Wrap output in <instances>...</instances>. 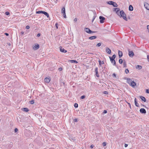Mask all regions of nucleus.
Listing matches in <instances>:
<instances>
[{
	"label": "nucleus",
	"mask_w": 149,
	"mask_h": 149,
	"mask_svg": "<svg viewBox=\"0 0 149 149\" xmlns=\"http://www.w3.org/2000/svg\"><path fill=\"white\" fill-rule=\"evenodd\" d=\"M58 23H56L55 24V26L56 29H58Z\"/></svg>",
	"instance_id": "nucleus-37"
},
{
	"label": "nucleus",
	"mask_w": 149,
	"mask_h": 149,
	"mask_svg": "<svg viewBox=\"0 0 149 149\" xmlns=\"http://www.w3.org/2000/svg\"><path fill=\"white\" fill-rule=\"evenodd\" d=\"M95 16H94L93 19H92V21L93 22V21L95 19Z\"/></svg>",
	"instance_id": "nucleus-44"
},
{
	"label": "nucleus",
	"mask_w": 149,
	"mask_h": 149,
	"mask_svg": "<svg viewBox=\"0 0 149 149\" xmlns=\"http://www.w3.org/2000/svg\"><path fill=\"white\" fill-rule=\"evenodd\" d=\"M43 11H36V13L37 14H40V13H43Z\"/></svg>",
	"instance_id": "nucleus-27"
},
{
	"label": "nucleus",
	"mask_w": 149,
	"mask_h": 149,
	"mask_svg": "<svg viewBox=\"0 0 149 149\" xmlns=\"http://www.w3.org/2000/svg\"><path fill=\"white\" fill-rule=\"evenodd\" d=\"M106 51L108 54H110L111 52V50L107 47L106 48Z\"/></svg>",
	"instance_id": "nucleus-11"
},
{
	"label": "nucleus",
	"mask_w": 149,
	"mask_h": 149,
	"mask_svg": "<svg viewBox=\"0 0 149 149\" xmlns=\"http://www.w3.org/2000/svg\"><path fill=\"white\" fill-rule=\"evenodd\" d=\"M114 10L116 12V14H118V15H119V9L118 8H114Z\"/></svg>",
	"instance_id": "nucleus-6"
},
{
	"label": "nucleus",
	"mask_w": 149,
	"mask_h": 149,
	"mask_svg": "<svg viewBox=\"0 0 149 149\" xmlns=\"http://www.w3.org/2000/svg\"><path fill=\"white\" fill-rule=\"evenodd\" d=\"M97 38V37L95 36H92L90 37L89 38V39L90 40H93L96 39Z\"/></svg>",
	"instance_id": "nucleus-18"
},
{
	"label": "nucleus",
	"mask_w": 149,
	"mask_h": 149,
	"mask_svg": "<svg viewBox=\"0 0 149 149\" xmlns=\"http://www.w3.org/2000/svg\"><path fill=\"white\" fill-rule=\"evenodd\" d=\"M127 103L129 104L130 107L131 108V106L130 104L129 103Z\"/></svg>",
	"instance_id": "nucleus-52"
},
{
	"label": "nucleus",
	"mask_w": 149,
	"mask_h": 149,
	"mask_svg": "<svg viewBox=\"0 0 149 149\" xmlns=\"http://www.w3.org/2000/svg\"><path fill=\"white\" fill-rule=\"evenodd\" d=\"M77 18H75L74 19V21H75V22H76L77 21Z\"/></svg>",
	"instance_id": "nucleus-55"
},
{
	"label": "nucleus",
	"mask_w": 149,
	"mask_h": 149,
	"mask_svg": "<svg viewBox=\"0 0 149 149\" xmlns=\"http://www.w3.org/2000/svg\"><path fill=\"white\" fill-rule=\"evenodd\" d=\"M149 58V56L148 55L147 56V59L148 60V58Z\"/></svg>",
	"instance_id": "nucleus-57"
},
{
	"label": "nucleus",
	"mask_w": 149,
	"mask_h": 149,
	"mask_svg": "<svg viewBox=\"0 0 149 149\" xmlns=\"http://www.w3.org/2000/svg\"><path fill=\"white\" fill-rule=\"evenodd\" d=\"M118 53L119 58H120L123 56V53L122 52L119 50Z\"/></svg>",
	"instance_id": "nucleus-14"
},
{
	"label": "nucleus",
	"mask_w": 149,
	"mask_h": 149,
	"mask_svg": "<svg viewBox=\"0 0 149 149\" xmlns=\"http://www.w3.org/2000/svg\"><path fill=\"white\" fill-rule=\"evenodd\" d=\"M39 47V45L38 44H36L33 47V49L34 50L38 49Z\"/></svg>",
	"instance_id": "nucleus-8"
},
{
	"label": "nucleus",
	"mask_w": 149,
	"mask_h": 149,
	"mask_svg": "<svg viewBox=\"0 0 149 149\" xmlns=\"http://www.w3.org/2000/svg\"><path fill=\"white\" fill-rule=\"evenodd\" d=\"M132 81V80L130 79H127V82L128 84H130Z\"/></svg>",
	"instance_id": "nucleus-23"
},
{
	"label": "nucleus",
	"mask_w": 149,
	"mask_h": 149,
	"mask_svg": "<svg viewBox=\"0 0 149 149\" xmlns=\"http://www.w3.org/2000/svg\"><path fill=\"white\" fill-rule=\"evenodd\" d=\"M94 146L93 145H91V146L90 147L91 148H92L94 147Z\"/></svg>",
	"instance_id": "nucleus-48"
},
{
	"label": "nucleus",
	"mask_w": 149,
	"mask_h": 149,
	"mask_svg": "<svg viewBox=\"0 0 149 149\" xmlns=\"http://www.w3.org/2000/svg\"><path fill=\"white\" fill-rule=\"evenodd\" d=\"M140 98L142 101H143L144 102H146V100L145 98L143 96H140Z\"/></svg>",
	"instance_id": "nucleus-17"
},
{
	"label": "nucleus",
	"mask_w": 149,
	"mask_h": 149,
	"mask_svg": "<svg viewBox=\"0 0 149 149\" xmlns=\"http://www.w3.org/2000/svg\"><path fill=\"white\" fill-rule=\"evenodd\" d=\"M21 33L22 35H23L24 34V32L23 31H21Z\"/></svg>",
	"instance_id": "nucleus-53"
},
{
	"label": "nucleus",
	"mask_w": 149,
	"mask_h": 149,
	"mask_svg": "<svg viewBox=\"0 0 149 149\" xmlns=\"http://www.w3.org/2000/svg\"><path fill=\"white\" fill-rule=\"evenodd\" d=\"M5 14L7 15H9L10 14V13H9V12H5Z\"/></svg>",
	"instance_id": "nucleus-38"
},
{
	"label": "nucleus",
	"mask_w": 149,
	"mask_h": 149,
	"mask_svg": "<svg viewBox=\"0 0 149 149\" xmlns=\"http://www.w3.org/2000/svg\"><path fill=\"white\" fill-rule=\"evenodd\" d=\"M116 57V55L115 54L113 55L112 57L109 56L110 61L114 65H115L116 64V62L114 60Z\"/></svg>",
	"instance_id": "nucleus-2"
},
{
	"label": "nucleus",
	"mask_w": 149,
	"mask_h": 149,
	"mask_svg": "<svg viewBox=\"0 0 149 149\" xmlns=\"http://www.w3.org/2000/svg\"><path fill=\"white\" fill-rule=\"evenodd\" d=\"M134 103L135 105L137 107H139V104L137 103V101L136 99L135 98L134 99Z\"/></svg>",
	"instance_id": "nucleus-16"
},
{
	"label": "nucleus",
	"mask_w": 149,
	"mask_h": 149,
	"mask_svg": "<svg viewBox=\"0 0 149 149\" xmlns=\"http://www.w3.org/2000/svg\"><path fill=\"white\" fill-rule=\"evenodd\" d=\"M60 51L61 52L64 53H65L67 52V51L63 48L61 47H60Z\"/></svg>",
	"instance_id": "nucleus-13"
},
{
	"label": "nucleus",
	"mask_w": 149,
	"mask_h": 149,
	"mask_svg": "<svg viewBox=\"0 0 149 149\" xmlns=\"http://www.w3.org/2000/svg\"><path fill=\"white\" fill-rule=\"evenodd\" d=\"M5 34L6 35V36H8L9 34L8 33H5Z\"/></svg>",
	"instance_id": "nucleus-49"
},
{
	"label": "nucleus",
	"mask_w": 149,
	"mask_h": 149,
	"mask_svg": "<svg viewBox=\"0 0 149 149\" xmlns=\"http://www.w3.org/2000/svg\"><path fill=\"white\" fill-rule=\"evenodd\" d=\"M99 65H101V64H102V62H101V61L100 60H99Z\"/></svg>",
	"instance_id": "nucleus-42"
},
{
	"label": "nucleus",
	"mask_w": 149,
	"mask_h": 149,
	"mask_svg": "<svg viewBox=\"0 0 149 149\" xmlns=\"http://www.w3.org/2000/svg\"><path fill=\"white\" fill-rule=\"evenodd\" d=\"M107 113V111L106 110H104V113Z\"/></svg>",
	"instance_id": "nucleus-50"
},
{
	"label": "nucleus",
	"mask_w": 149,
	"mask_h": 149,
	"mask_svg": "<svg viewBox=\"0 0 149 149\" xmlns=\"http://www.w3.org/2000/svg\"><path fill=\"white\" fill-rule=\"evenodd\" d=\"M119 63L120 64H122L123 63V61L122 59H120L119 60Z\"/></svg>",
	"instance_id": "nucleus-29"
},
{
	"label": "nucleus",
	"mask_w": 149,
	"mask_h": 149,
	"mask_svg": "<svg viewBox=\"0 0 149 149\" xmlns=\"http://www.w3.org/2000/svg\"><path fill=\"white\" fill-rule=\"evenodd\" d=\"M112 5L114 7H117L118 6V5L117 4L113 2V3L112 4Z\"/></svg>",
	"instance_id": "nucleus-25"
},
{
	"label": "nucleus",
	"mask_w": 149,
	"mask_h": 149,
	"mask_svg": "<svg viewBox=\"0 0 149 149\" xmlns=\"http://www.w3.org/2000/svg\"><path fill=\"white\" fill-rule=\"evenodd\" d=\"M30 103L31 104H33L34 103V101L33 100H32L30 101Z\"/></svg>",
	"instance_id": "nucleus-32"
},
{
	"label": "nucleus",
	"mask_w": 149,
	"mask_h": 149,
	"mask_svg": "<svg viewBox=\"0 0 149 149\" xmlns=\"http://www.w3.org/2000/svg\"><path fill=\"white\" fill-rule=\"evenodd\" d=\"M118 15L120 17H122L125 20L127 21V19L126 17V15L124 12L123 10L120 11Z\"/></svg>",
	"instance_id": "nucleus-1"
},
{
	"label": "nucleus",
	"mask_w": 149,
	"mask_h": 149,
	"mask_svg": "<svg viewBox=\"0 0 149 149\" xmlns=\"http://www.w3.org/2000/svg\"><path fill=\"white\" fill-rule=\"evenodd\" d=\"M85 97V96L83 95L81 96L80 97L81 99H84Z\"/></svg>",
	"instance_id": "nucleus-33"
},
{
	"label": "nucleus",
	"mask_w": 149,
	"mask_h": 149,
	"mask_svg": "<svg viewBox=\"0 0 149 149\" xmlns=\"http://www.w3.org/2000/svg\"><path fill=\"white\" fill-rule=\"evenodd\" d=\"M98 68H97V67L96 68H95V72H98Z\"/></svg>",
	"instance_id": "nucleus-34"
},
{
	"label": "nucleus",
	"mask_w": 149,
	"mask_h": 149,
	"mask_svg": "<svg viewBox=\"0 0 149 149\" xmlns=\"http://www.w3.org/2000/svg\"><path fill=\"white\" fill-rule=\"evenodd\" d=\"M40 33H38L37 35V37H39L40 36Z\"/></svg>",
	"instance_id": "nucleus-43"
},
{
	"label": "nucleus",
	"mask_w": 149,
	"mask_h": 149,
	"mask_svg": "<svg viewBox=\"0 0 149 149\" xmlns=\"http://www.w3.org/2000/svg\"><path fill=\"white\" fill-rule=\"evenodd\" d=\"M61 13L63 15V16L64 18H66V17L65 13V7H63L61 9Z\"/></svg>",
	"instance_id": "nucleus-4"
},
{
	"label": "nucleus",
	"mask_w": 149,
	"mask_h": 149,
	"mask_svg": "<svg viewBox=\"0 0 149 149\" xmlns=\"http://www.w3.org/2000/svg\"><path fill=\"white\" fill-rule=\"evenodd\" d=\"M43 14H44L45 15L47 16V17L48 18L49 17V15L48 14L47 12L45 11H43Z\"/></svg>",
	"instance_id": "nucleus-19"
},
{
	"label": "nucleus",
	"mask_w": 149,
	"mask_h": 149,
	"mask_svg": "<svg viewBox=\"0 0 149 149\" xmlns=\"http://www.w3.org/2000/svg\"><path fill=\"white\" fill-rule=\"evenodd\" d=\"M96 73V76L98 77H99V75L98 74V72H95Z\"/></svg>",
	"instance_id": "nucleus-36"
},
{
	"label": "nucleus",
	"mask_w": 149,
	"mask_h": 149,
	"mask_svg": "<svg viewBox=\"0 0 149 149\" xmlns=\"http://www.w3.org/2000/svg\"><path fill=\"white\" fill-rule=\"evenodd\" d=\"M70 61L71 63H78V62L77 61L75 60H70Z\"/></svg>",
	"instance_id": "nucleus-21"
},
{
	"label": "nucleus",
	"mask_w": 149,
	"mask_h": 149,
	"mask_svg": "<svg viewBox=\"0 0 149 149\" xmlns=\"http://www.w3.org/2000/svg\"><path fill=\"white\" fill-rule=\"evenodd\" d=\"M147 28L148 30H149V25H148L147 26Z\"/></svg>",
	"instance_id": "nucleus-56"
},
{
	"label": "nucleus",
	"mask_w": 149,
	"mask_h": 149,
	"mask_svg": "<svg viewBox=\"0 0 149 149\" xmlns=\"http://www.w3.org/2000/svg\"><path fill=\"white\" fill-rule=\"evenodd\" d=\"M125 72L126 74H127L129 72V70L128 69H127L125 70Z\"/></svg>",
	"instance_id": "nucleus-31"
},
{
	"label": "nucleus",
	"mask_w": 149,
	"mask_h": 149,
	"mask_svg": "<svg viewBox=\"0 0 149 149\" xmlns=\"http://www.w3.org/2000/svg\"><path fill=\"white\" fill-rule=\"evenodd\" d=\"M74 106L75 108H77L78 107V104L77 103H75L74 104Z\"/></svg>",
	"instance_id": "nucleus-35"
},
{
	"label": "nucleus",
	"mask_w": 149,
	"mask_h": 149,
	"mask_svg": "<svg viewBox=\"0 0 149 149\" xmlns=\"http://www.w3.org/2000/svg\"><path fill=\"white\" fill-rule=\"evenodd\" d=\"M128 146V145L127 144H125V147H126L127 146Z\"/></svg>",
	"instance_id": "nucleus-51"
},
{
	"label": "nucleus",
	"mask_w": 149,
	"mask_h": 149,
	"mask_svg": "<svg viewBox=\"0 0 149 149\" xmlns=\"http://www.w3.org/2000/svg\"><path fill=\"white\" fill-rule=\"evenodd\" d=\"M62 70V68H58V70L59 71H61Z\"/></svg>",
	"instance_id": "nucleus-47"
},
{
	"label": "nucleus",
	"mask_w": 149,
	"mask_h": 149,
	"mask_svg": "<svg viewBox=\"0 0 149 149\" xmlns=\"http://www.w3.org/2000/svg\"><path fill=\"white\" fill-rule=\"evenodd\" d=\"M129 56L131 57H132L134 56V52L132 51L129 52Z\"/></svg>",
	"instance_id": "nucleus-9"
},
{
	"label": "nucleus",
	"mask_w": 149,
	"mask_h": 149,
	"mask_svg": "<svg viewBox=\"0 0 149 149\" xmlns=\"http://www.w3.org/2000/svg\"><path fill=\"white\" fill-rule=\"evenodd\" d=\"M113 2L112 1H109L107 2V3L109 4L112 5Z\"/></svg>",
	"instance_id": "nucleus-26"
},
{
	"label": "nucleus",
	"mask_w": 149,
	"mask_h": 149,
	"mask_svg": "<svg viewBox=\"0 0 149 149\" xmlns=\"http://www.w3.org/2000/svg\"><path fill=\"white\" fill-rule=\"evenodd\" d=\"M148 61L149 62V58H148Z\"/></svg>",
	"instance_id": "nucleus-59"
},
{
	"label": "nucleus",
	"mask_w": 149,
	"mask_h": 149,
	"mask_svg": "<svg viewBox=\"0 0 149 149\" xmlns=\"http://www.w3.org/2000/svg\"><path fill=\"white\" fill-rule=\"evenodd\" d=\"M144 6L145 8L148 10H149V4L146 3H144Z\"/></svg>",
	"instance_id": "nucleus-10"
},
{
	"label": "nucleus",
	"mask_w": 149,
	"mask_h": 149,
	"mask_svg": "<svg viewBox=\"0 0 149 149\" xmlns=\"http://www.w3.org/2000/svg\"><path fill=\"white\" fill-rule=\"evenodd\" d=\"M129 9L130 11H132L133 10V8L132 5H130L129 6Z\"/></svg>",
	"instance_id": "nucleus-22"
},
{
	"label": "nucleus",
	"mask_w": 149,
	"mask_h": 149,
	"mask_svg": "<svg viewBox=\"0 0 149 149\" xmlns=\"http://www.w3.org/2000/svg\"><path fill=\"white\" fill-rule=\"evenodd\" d=\"M123 66L124 67H126V63L125 61H123Z\"/></svg>",
	"instance_id": "nucleus-28"
},
{
	"label": "nucleus",
	"mask_w": 149,
	"mask_h": 149,
	"mask_svg": "<svg viewBox=\"0 0 149 149\" xmlns=\"http://www.w3.org/2000/svg\"><path fill=\"white\" fill-rule=\"evenodd\" d=\"M22 110L26 112H28L29 111L28 109L27 108H23Z\"/></svg>",
	"instance_id": "nucleus-24"
},
{
	"label": "nucleus",
	"mask_w": 149,
	"mask_h": 149,
	"mask_svg": "<svg viewBox=\"0 0 149 149\" xmlns=\"http://www.w3.org/2000/svg\"><path fill=\"white\" fill-rule=\"evenodd\" d=\"M101 45V43H98L97 45L96 46L97 47H100Z\"/></svg>",
	"instance_id": "nucleus-30"
},
{
	"label": "nucleus",
	"mask_w": 149,
	"mask_h": 149,
	"mask_svg": "<svg viewBox=\"0 0 149 149\" xmlns=\"http://www.w3.org/2000/svg\"><path fill=\"white\" fill-rule=\"evenodd\" d=\"M104 93L107 94L108 93V92L107 91H104Z\"/></svg>",
	"instance_id": "nucleus-54"
},
{
	"label": "nucleus",
	"mask_w": 149,
	"mask_h": 149,
	"mask_svg": "<svg viewBox=\"0 0 149 149\" xmlns=\"http://www.w3.org/2000/svg\"><path fill=\"white\" fill-rule=\"evenodd\" d=\"M130 84V85L133 87H135L136 85V83L134 81H132Z\"/></svg>",
	"instance_id": "nucleus-12"
},
{
	"label": "nucleus",
	"mask_w": 149,
	"mask_h": 149,
	"mask_svg": "<svg viewBox=\"0 0 149 149\" xmlns=\"http://www.w3.org/2000/svg\"><path fill=\"white\" fill-rule=\"evenodd\" d=\"M102 64H104V62L103 61H102Z\"/></svg>",
	"instance_id": "nucleus-60"
},
{
	"label": "nucleus",
	"mask_w": 149,
	"mask_h": 149,
	"mask_svg": "<svg viewBox=\"0 0 149 149\" xmlns=\"http://www.w3.org/2000/svg\"><path fill=\"white\" fill-rule=\"evenodd\" d=\"M113 75L114 76L116 77V74L115 73H113Z\"/></svg>",
	"instance_id": "nucleus-58"
},
{
	"label": "nucleus",
	"mask_w": 149,
	"mask_h": 149,
	"mask_svg": "<svg viewBox=\"0 0 149 149\" xmlns=\"http://www.w3.org/2000/svg\"><path fill=\"white\" fill-rule=\"evenodd\" d=\"M136 69H138L139 70H140V69H141V68H142V67L141 65H137L136 67Z\"/></svg>",
	"instance_id": "nucleus-20"
},
{
	"label": "nucleus",
	"mask_w": 149,
	"mask_h": 149,
	"mask_svg": "<svg viewBox=\"0 0 149 149\" xmlns=\"http://www.w3.org/2000/svg\"><path fill=\"white\" fill-rule=\"evenodd\" d=\"M102 145L103 146H105L106 145V143L105 142H104L102 143Z\"/></svg>",
	"instance_id": "nucleus-40"
},
{
	"label": "nucleus",
	"mask_w": 149,
	"mask_h": 149,
	"mask_svg": "<svg viewBox=\"0 0 149 149\" xmlns=\"http://www.w3.org/2000/svg\"><path fill=\"white\" fill-rule=\"evenodd\" d=\"M84 30L86 32L88 33H91L96 32L95 31H93L91 30L88 28H84Z\"/></svg>",
	"instance_id": "nucleus-3"
},
{
	"label": "nucleus",
	"mask_w": 149,
	"mask_h": 149,
	"mask_svg": "<svg viewBox=\"0 0 149 149\" xmlns=\"http://www.w3.org/2000/svg\"><path fill=\"white\" fill-rule=\"evenodd\" d=\"M140 111L142 113H146V111L144 108L141 109L140 110Z\"/></svg>",
	"instance_id": "nucleus-7"
},
{
	"label": "nucleus",
	"mask_w": 149,
	"mask_h": 149,
	"mask_svg": "<svg viewBox=\"0 0 149 149\" xmlns=\"http://www.w3.org/2000/svg\"><path fill=\"white\" fill-rule=\"evenodd\" d=\"M50 81V79H49V78H48L47 77V78H46L45 79V82L47 83H49Z\"/></svg>",
	"instance_id": "nucleus-15"
},
{
	"label": "nucleus",
	"mask_w": 149,
	"mask_h": 149,
	"mask_svg": "<svg viewBox=\"0 0 149 149\" xmlns=\"http://www.w3.org/2000/svg\"><path fill=\"white\" fill-rule=\"evenodd\" d=\"M26 29H29L30 28V27L29 26H26Z\"/></svg>",
	"instance_id": "nucleus-45"
},
{
	"label": "nucleus",
	"mask_w": 149,
	"mask_h": 149,
	"mask_svg": "<svg viewBox=\"0 0 149 149\" xmlns=\"http://www.w3.org/2000/svg\"><path fill=\"white\" fill-rule=\"evenodd\" d=\"M146 92L147 93H149V89L146 90Z\"/></svg>",
	"instance_id": "nucleus-46"
},
{
	"label": "nucleus",
	"mask_w": 149,
	"mask_h": 149,
	"mask_svg": "<svg viewBox=\"0 0 149 149\" xmlns=\"http://www.w3.org/2000/svg\"><path fill=\"white\" fill-rule=\"evenodd\" d=\"M99 19H100V23H102L104 22L105 18L103 16H100L99 17Z\"/></svg>",
	"instance_id": "nucleus-5"
},
{
	"label": "nucleus",
	"mask_w": 149,
	"mask_h": 149,
	"mask_svg": "<svg viewBox=\"0 0 149 149\" xmlns=\"http://www.w3.org/2000/svg\"><path fill=\"white\" fill-rule=\"evenodd\" d=\"M18 131V130L17 128H15V132H17Z\"/></svg>",
	"instance_id": "nucleus-41"
},
{
	"label": "nucleus",
	"mask_w": 149,
	"mask_h": 149,
	"mask_svg": "<svg viewBox=\"0 0 149 149\" xmlns=\"http://www.w3.org/2000/svg\"><path fill=\"white\" fill-rule=\"evenodd\" d=\"M74 122H77L78 121V120L77 118H75L74 120Z\"/></svg>",
	"instance_id": "nucleus-39"
}]
</instances>
